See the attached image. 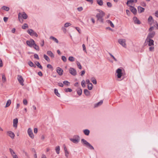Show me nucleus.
Returning a JSON list of instances; mask_svg holds the SVG:
<instances>
[{"label": "nucleus", "instance_id": "1", "mask_svg": "<svg viewBox=\"0 0 158 158\" xmlns=\"http://www.w3.org/2000/svg\"><path fill=\"white\" fill-rule=\"evenodd\" d=\"M105 15L104 13L102 11H100L99 13H98L96 15V17L97 18L98 20L101 23H103V17Z\"/></svg>", "mask_w": 158, "mask_h": 158}, {"label": "nucleus", "instance_id": "2", "mask_svg": "<svg viewBox=\"0 0 158 158\" xmlns=\"http://www.w3.org/2000/svg\"><path fill=\"white\" fill-rule=\"evenodd\" d=\"M81 141L82 144L91 150L94 149V148L93 146L84 139H82Z\"/></svg>", "mask_w": 158, "mask_h": 158}, {"label": "nucleus", "instance_id": "3", "mask_svg": "<svg viewBox=\"0 0 158 158\" xmlns=\"http://www.w3.org/2000/svg\"><path fill=\"white\" fill-rule=\"evenodd\" d=\"M20 17H22L23 19H27L28 16L25 12H23L22 13H19L18 15V19L19 21L21 23L23 22V20L22 19V22L20 20Z\"/></svg>", "mask_w": 158, "mask_h": 158}, {"label": "nucleus", "instance_id": "4", "mask_svg": "<svg viewBox=\"0 0 158 158\" xmlns=\"http://www.w3.org/2000/svg\"><path fill=\"white\" fill-rule=\"evenodd\" d=\"M118 42L123 47L126 48H127L126 40L124 39H119L118 40Z\"/></svg>", "mask_w": 158, "mask_h": 158}, {"label": "nucleus", "instance_id": "5", "mask_svg": "<svg viewBox=\"0 0 158 158\" xmlns=\"http://www.w3.org/2000/svg\"><path fill=\"white\" fill-rule=\"evenodd\" d=\"M71 141L74 143H77L80 140V138L78 135H74L73 138L70 139Z\"/></svg>", "mask_w": 158, "mask_h": 158}, {"label": "nucleus", "instance_id": "6", "mask_svg": "<svg viewBox=\"0 0 158 158\" xmlns=\"http://www.w3.org/2000/svg\"><path fill=\"white\" fill-rule=\"evenodd\" d=\"M27 32L30 35L33 36L34 35L35 37H37L38 35L36 32H35L32 29H29L27 31Z\"/></svg>", "mask_w": 158, "mask_h": 158}, {"label": "nucleus", "instance_id": "7", "mask_svg": "<svg viewBox=\"0 0 158 158\" xmlns=\"http://www.w3.org/2000/svg\"><path fill=\"white\" fill-rule=\"evenodd\" d=\"M17 79L19 83L22 86L24 85L23 83L24 80L22 77L20 75H18L17 77Z\"/></svg>", "mask_w": 158, "mask_h": 158}, {"label": "nucleus", "instance_id": "8", "mask_svg": "<svg viewBox=\"0 0 158 158\" xmlns=\"http://www.w3.org/2000/svg\"><path fill=\"white\" fill-rule=\"evenodd\" d=\"M27 44L29 47H32L34 44H35V41L32 39H31L30 40H27L26 41Z\"/></svg>", "mask_w": 158, "mask_h": 158}, {"label": "nucleus", "instance_id": "9", "mask_svg": "<svg viewBox=\"0 0 158 158\" xmlns=\"http://www.w3.org/2000/svg\"><path fill=\"white\" fill-rule=\"evenodd\" d=\"M27 133L29 137L33 139L34 138V135L33 134L32 130L31 128H29L27 130Z\"/></svg>", "mask_w": 158, "mask_h": 158}, {"label": "nucleus", "instance_id": "10", "mask_svg": "<svg viewBox=\"0 0 158 158\" xmlns=\"http://www.w3.org/2000/svg\"><path fill=\"white\" fill-rule=\"evenodd\" d=\"M146 42L148 43V45L149 46H153L154 45V41L151 39L147 38Z\"/></svg>", "mask_w": 158, "mask_h": 158}, {"label": "nucleus", "instance_id": "11", "mask_svg": "<svg viewBox=\"0 0 158 158\" xmlns=\"http://www.w3.org/2000/svg\"><path fill=\"white\" fill-rule=\"evenodd\" d=\"M69 72L70 74L73 76L77 75V72L76 70L72 68H70L69 69Z\"/></svg>", "mask_w": 158, "mask_h": 158}, {"label": "nucleus", "instance_id": "12", "mask_svg": "<svg viewBox=\"0 0 158 158\" xmlns=\"http://www.w3.org/2000/svg\"><path fill=\"white\" fill-rule=\"evenodd\" d=\"M122 70L120 69H118L116 70V73H117V76L118 78H120L122 76Z\"/></svg>", "mask_w": 158, "mask_h": 158}, {"label": "nucleus", "instance_id": "13", "mask_svg": "<svg viewBox=\"0 0 158 158\" xmlns=\"http://www.w3.org/2000/svg\"><path fill=\"white\" fill-rule=\"evenodd\" d=\"M148 33L147 38L151 39L153 38L155 34V32L154 31H150Z\"/></svg>", "mask_w": 158, "mask_h": 158}, {"label": "nucleus", "instance_id": "14", "mask_svg": "<svg viewBox=\"0 0 158 158\" xmlns=\"http://www.w3.org/2000/svg\"><path fill=\"white\" fill-rule=\"evenodd\" d=\"M56 72L60 76L62 75L63 71L60 67H57L56 70Z\"/></svg>", "mask_w": 158, "mask_h": 158}, {"label": "nucleus", "instance_id": "15", "mask_svg": "<svg viewBox=\"0 0 158 158\" xmlns=\"http://www.w3.org/2000/svg\"><path fill=\"white\" fill-rule=\"evenodd\" d=\"M18 123V119L16 118L14 119L13 122V126L14 127L16 128L17 126Z\"/></svg>", "mask_w": 158, "mask_h": 158}, {"label": "nucleus", "instance_id": "16", "mask_svg": "<svg viewBox=\"0 0 158 158\" xmlns=\"http://www.w3.org/2000/svg\"><path fill=\"white\" fill-rule=\"evenodd\" d=\"M8 135L12 139H14L15 137L14 133L11 131H9L7 132Z\"/></svg>", "mask_w": 158, "mask_h": 158}, {"label": "nucleus", "instance_id": "17", "mask_svg": "<svg viewBox=\"0 0 158 158\" xmlns=\"http://www.w3.org/2000/svg\"><path fill=\"white\" fill-rule=\"evenodd\" d=\"M133 20L135 23L137 24H140V22L139 20L136 17H134L133 18Z\"/></svg>", "mask_w": 158, "mask_h": 158}, {"label": "nucleus", "instance_id": "18", "mask_svg": "<svg viewBox=\"0 0 158 158\" xmlns=\"http://www.w3.org/2000/svg\"><path fill=\"white\" fill-rule=\"evenodd\" d=\"M130 6V10H131V11L132 13H133L134 14H136V12H137L136 9L134 7H133L131 6Z\"/></svg>", "mask_w": 158, "mask_h": 158}, {"label": "nucleus", "instance_id": "19", "mask_svg": "<svg viewBox=\"0 0 158 158\" xmlns=\"http://www.w3.org/2000/svg\"><path fill=\"white\" fill-rule=\"evenodd\" d=\"M148 22L150 25H152V22H154L153 18L152 16H150L148 20Z\"/></svg>", "mask_w": 158, "mask_h": 158}, {"label": "nucleus", "instance_id": "20", "mask_svg": "<svg viewBox=\"0 0 158 158\" xmlns=\"http://www.w3.org/2000/svg\"><path fill=\"white\" fill-rule=\"evenodd\" d=\"M47 54L49 56H50L52 58H54V56L53 54L50 51H48L47 52Z\"/></svg>", "mask_w": 158, "mask_h": 158}, {"label": "nucleus", "instance_id": "21", "mask_svg": "<svg viewBox=\"0 0 158 158\" xmlns=\"http://www.w3.org/2000/svg\"><path fill=\"white\" fill-rule=\"evenodd\" d=\"M83 132L84 134L87 136L89 135L90 133V131L89 130L87 129L83 130Z\"/></svg>", "mask_w": 158, "mask_h": 158}, {"label": "nucleus", "instance_id": "22", "mask_svg": "<svg viewBox=\"0 0 158 158\" xmlns=\"http://www.w3.org/2000/svg\"><path fill=\"white\" fill-rule=\"evenodd\" d=\"M138 12L139 13H141L144 12V8L142 7L141 6H139L138 7Z\"/></svg>", "mask_w": 158, "mask_h": 158}, {"label": "nucleus", "instance_id": "23", "mask_svg": "<svg viewBox=\"0 0 158 158\" xmlns=\"http://www.w3.org/2000/svg\"><path fill=\"white\" fill-rule=\"evenodd\" d=\"M103 102L102 100H101L99 102L95 104L94 107H97L98 106H101Z\"/></svg>", "mask_w": 158, "mask_h": 158}, {"label": "nucleus", "instance_id": "24", "mask_svg": "<svg viewBox=\"0 0 158 158\" xmlns=\"http://www.w3.org/2000/svg\"><path fill=\"white\" fill-rule=\"evenodd\" d=\"M50 39L52 40H53L55 42H56V43H58L59 42V41L58 40L55 38V37L51 36L50 37Z\"/></svg>", "mask_w": 158, "mask_h": 158}, {"label": "nucleus", "instance_id": "25", "mask_svg": "<svg viewBox=\"0 0 158 158\" xmlns=\"http://www.w3.org/2000/svg\"><path fill=\"white\" fill-rule=\"evenodd\" d=\"M55 151L56 153L58 154L60 153V147L59 146H57L55 148Z\"/></svg>", "mask_w": 158, "mask_h": 158}, {"label": "nucleus", "instance_id": "26", "mask_svg": "<svg viewBox=\"0 0 158 158\" xmlns=\"http://www.w3.org/2000/svg\"><path fill=\"white\" fill-rule=\"evenodd\" d=\"M9 151L11 156H12L16 155L15 152L11 148H9Z\"/></svg>", "mask_w": 158, "mask_h": 158}, {"label": "nucleus", "instance_id": "27", "mask_svg": "<svg viewBox=\"0 0 158 158\" xmlns=\"http://www.w3.org/2000/svg\"><path fill=\"white\" fill-rule=\"evenodd\" d=\"M84 93L85 95L88 96L90 94L89 92L87 89H85L84 90Z\"/></svg>", "mask_w": 158, "mask_h": 158}, {"label": "nucleus", "instance_id": "28", "mask_svg": "<svg viewBox=\"0 0 158 158\" xmlns=\"http://www.w3.org/2000/svg\"><path fill=\"white\" fill-rule=\"evenodd\" d=\"M90 80L94 84H97V81L94 77H92L91 78Z\"/></svg>", "mask_w": 158, "mask_h": 158}, {"label": "nucleus", "instance_id": "29", "mask_svg": "<svg viewBox=\"0 0 158 158\" xmlns=\"http://www.w3.org/2000/svg\"><path fill=\"white\" fill-rule=\"evenodd\" d=\"M11 103V101L10 99H9L7 100L5 107H7L10 106Z\"/></svg>", "mask_w": 158, "mask_h": 158}, {"label": "nucleus", "instance_id": "30", "mask_svg": "<svg viewBox=\"0 0 158 158\" xmlns=\"http://www.w3.org/2000/svg\"><path fill=\"white\" fill-rule=\"evenodd\" d=\"M133 1V0H128L127 3V4L128 6H130L132 4V3L134 2V1Z\"/></svg>", "mask_w": 158, "mask_h": 158}, {"label": "nucleus", "instance_id": "31", "mask_svg": "<svg viewBox=\"0 0 158 158\" xmlns=\"http://www.w3.org/2000/svg\"><path fill=\"white\" fill-rule=\"evenodd\" d=\"M2 9L6 11H8L9 10L10 8L9 7L6 6H3L2 7Z\"/></svg>", "mask_w": 158, "mask_h": 158}, {"label": "nucleus", "instance_id": "32", "mask_svg": "<svg viewBox=\"0 0 158 158\" xmlns=\"http://www.w3.org/2000/svg\"><path fill=\"white\" fill-rule=\"evenodd\" d=\"M77 92L79 96L81 95L82 93V89L80 88L78 89L77 90Z\"/></svg>", "mask_w": 158, "mask_h": 158}, {"label": "nucleus", "instance_id": "33", "mask_svg": "<svg viewBox=\"0 0 158 158\" xmlns=\"http://www.w3.org/2000/svg\"><path fill=\"white\" fill-rule=\"evenodd\" d=\"M54 93L56 95H57L58 97H60V94L59 93L58 90L56 89H54Z\"/></svg>", "mask_w": 158, "mask_h": 158}, {"label": "nucleus", "instance_id": "34", "mask_svg": "<svg viewBox=\"0 0 158 158\" xmlns=\"http://www.w3.org/2000/svg\"><path fill=\"white\" fill-rule=\"evenodd\" d=\"M28 64L31 67H33L34 68L36 67V65L33 64V62L31 61H30L28 62Z\"/></svg>", "mask_w": 158, "mask_h": 158}, {"label": "nucleus", "instance_id": "35", "mask_svg": "<svg viewBox=\"0 0 158 158\" xmlns=\"http://www.w3.org/2000/svg\"><path fill=\"white\" fill-rule=\"evenodd\" d=\"M35 64L40 69H42V67L40 65V63L39 62L36 61L35 62Z\"/></svg>", "mask_w": 158, "mask_h": 158}, {"label": "nucleus", "instance_id": "36", "mask_svg": "<svg viewBox=\"0 0 158 158\" xmlns=\"http://www.w3.org/2000/svg\"><path fill=\"white\" fill-rule=\"evenodd\" d=\"M44 57L45 59L47 61L49 62L50 61V60L49 58L46 55L44 54Z\"/></svg>", "mask_w": 158, "mask_h": 158}, {"label": "nucleus", "instance_id": "37", "mask_svg": "<svg viewBox=\"0 0 158 158\" xmlns=\"http://www.w3.org/2000/svg\"><path fill=\"white\" fill-rule=\"evenodd\" d=\"M88 88L89 90H91L92 89L93 85L91 83H90L88 84Z\"/></svg>", "mask_w": 158, "mask_h": 158}, {"label": "nucleus", "instance_id": "38", "mask_svg": "<svg viewBox=\"0 0 158 158\" xmlns=\"http://www.w3.org/2000/svg\"><path fill=\"white\" fill-rule=\"evenodd\" d=\"M107 23L109 24H110V26L112 27H114V25L113 24V23H112V22L110 21V20H107Z\"/></svg>", "mask_w": 158, "mask_h": 158}, {"label": "nucleus", "instance_id": "39", "mask_svg": "<svg viewBox=\"0 0 158 158\" xmlns=\"http://www.w3.org/2000/svg\"><path fill=\"white\" fill-rule=\"evenodd\" d=\"M85 83V81L84 80H83L81 82V85L83 87H85L86 86Z\"/></svg>", "mask_w": 158, "mask_h": 158}, {"label": "nucleus", "instance_id": "40", "mask_svg": "<svg viewBox=\"0 0 158 158\" xmlns=\"http://www.w3.org/2000/svg\"><path fill=\"white\" fill-rule=\"evenodd\" d=\"M28 25L27 23H24L22 27V28L23 29H25L26 28H28Z\"/></svg>", "mask_w": 158, "mask_h": 158}, {"label": "nucleus", "instance_id": "41", "mask_svg": "<svg viewBox=\"0 0 158 158\" xmlns=\"http://www.w3.org/2000/svg\"><path fill=\"white\" fill-rule=\"evenodd\" d=\"M97 2L98 4L100 6H102L103 5V2L102 0H97Z\"/></svg>", "mask_w": 158, "mask_h": 158}, {"label": "nucleus", "instance_id": "42", "mask_svg": "<svg viewBox=\"0 0 158 158\" xmlns=\"http://www.w3.org/2000/svg\"><path fill=\"white\" fill-rule=\"evenodd\" d=\"M2 81L3 83H4L6 81V77L4 74H2Z\"/></svg>", "mask_w": 158, "mask_h": 158}, {"label": "nucleus", "instance_id": "43", "mask_svg": "<svg viewBox=\"0 0 158 158\" xmlns=\"http://www.w3.org/2000/svg\"><path fill=\"white\" fill-rule=\"evenodd\" d=\"M63 84L67 86H69L70 85V83L67 81H63Z\"/></svg>", "mask_w": 158, "mask_h": 158}, {"label": "nucleus", "instance_id": "44", "mask_svg": "<svg viewBox=\"0 0 158 158\" xmlns=\"http://www.w3.org/2000/svg\"><path fill=\"white\" fill-rule=\"evenodd\" d=\"M71 25V24L70 23H67L64 24V26L65 27H67Z\"/></svg>", "mask_w": 158, "mask_h": 158}, {"label": "nucleus", "instance_id": "45", "mask_svg": "<svg viewBox=\"0 0 158 158\" xmlns=\"http://www.w3.org/2000/svg\"><path fill=\"white\" fill-rule=\"evenodd\" d=\"M34 46V48L36 50L39 51V47L38 46H37L35 43V44L33 45Z\"/></svg>", "mask_w": 158, "mask_h": 158}, {"label": "nucleus", "instance_id": "46", "mask_svg": "<svg viewBox=\"0 0 158 158\" xmlns=\"http://www.w3.org/2000/svg\"><path fill=\"white\" fill-rule=\"evenodd\" d=\"M77 64L79 69H81L82 68V67L80 63L79 62L77 61Z\"/></svg>", "mask_w": 158, "mask_h": 158}, {"label": "nucleus", "instance_id": "47", "mask_svg": "<svg viewBox=\"0 0 158 158\" xmlns=\"http://www.w3.org/2000/svg\"><path fill=\"white\" fill-rule=\"evenodd\" d=\"M69 60L70 61H74V58L73 56H69Z\"/></svg>", "mask_w": 158, "mask_h": 158}, {"label": "nucleus", "instance_id": "48", "mask_svg": "<svg viewBox=\"0 0 158 158\" xmlns=\"http://www.w3.org/2000/svg\"><path fill=\"white\" fill-rule=\"evenodd\" d=\"M64 90L66 92H71L72 91V89H71L70 88H69L65 89H64Z\"/></svg>", "mask_w": 158, "mask_h": 158}, {"label": "nucleus", "instance_id": "49", "mask_svg": "<svg viewBox=\"0 0 158 158\" xmlns=\"http://www.w3.org/2000/svg\"><path fill=\"white\" fill-rule=\"evenodd\" d=\"M109 54L110 55V56L115 61H117V59L114 57L110 53H109Z\"/></svg>", "mask_w": 158, "mask_h": 158}, {"label": "nucleus", "instance_id": "50", "mask_svg": "<svg viewBox=\"0 0 158 158\" xmlns=\"http://www.w3.org/2000/svg\"><path fill=\"white\" fill-rule=\"evenodd\" d=\"M61 59L64 62H65L66 61L67 59L66 57L64 56H62Z\"/></svg>", "mask_w": 158, "mask_h": 158}, {"label": "nucleus", "instance_id": "51", "mask_svg": "<svg viewBox=\"0 0 158 158\" xmlns=\"http://www.w3.org/2000/svg\"><path fill=\"white\" fill-rule=\"evenodd\" d=\"M149 50L150 51H154V47L153 46H150V47L149 48Z\"/></svg>", "mask_w": 158, "mask_h": 158}, {"label": "nucleus", "instance_id": "52", "mask_svg": "<svg viewBox=\"0 0 158 158\" xmlns=\"http://www.w3.org/2000/svg\"><path fill=\"white\" fill-rule=\"evenodd\" d=\"M74 28H75L77 30L78 32L79 33H81V30L80 29L79 27H74Z\"/></svg>", "mask_w": 158, "mask_h": 158}, {"label": "nucleus", "instance_id": "53", "mask_svg": "<svg viewBox=\"0 0 158 158\" xmlns=\"http://www.w3.org/2000/svg\"><path fill=\"white\" fill-rule=\"evenodd\" d=\"M65 155V156L68 158L69 156V152L68 151H66L64 152Z\"/></svg>", "mask_w": 158, "mask_h": 158}, {"label": "nucleus", "instance_id": "54", "mask_svg": "<svg viewBox=\"0 0 158 158\" xmlns=\"http://www.w3.org/2000/svg\"><path fill=\"white\" fill-rule=\"evenodd\" d=\"M34 57L36 59L38 60H39V59L38 55L36 54H35L34 55Z\"/></svg>", "mask_w": 158, "mask_h": 158}, {"label": "nucleus", "instance_id": "55", "mask_svg": "<svg viewBox=\"0 0 158 158\" xmlns=\"http://www.w3.org/2000/svg\"><path fill=\"white\" fill-rule=\"evenodd\" d=\"M23 103L25 105H27V100L25 99H24L23 100Z\"/></svg>", "mask_w": 158, "mask_h": 158}, {"label": "nucleus", "instance_id": "56", "mask_svg": "<svg viewBox=\"0 0 158 158\" xmlns=\"http://www.w3.org/2000/svg\"><path fill=\"white\" fill-rule=\"evenodd\" d=\"M61 29L64 33H66V28H65V27H62L61 28Z\"/></svg>", "mask_w": 158, "mask_h": 158}, {"label": "nucleus", "instance_id": "57", "mask_svg": "<svg viewBox=\"0 0 158 158\" xmlns=\"http://www.w3.org/2000/svg\"><path fill=\"white\" fill-rule=\"evenodd\" d=\"M77 9L78 11H81L83 10V8L82 7H80L77 8Z\"/></svg>", "mask_w": 158, "mask_h": 158}, {"label": "nucleus", "instance_id": "58", "mask_svg": "<svg viewBox=\"0 0 158 158\" xmlns=\"http://www.w3.org/2000/svg\"><path fill=\"white\" fill-rule=\"evenodd\" d=\"M107 5L109 7H111L112 6L111 3L109 2L107 3Z\"/></svg>", "mask_w": 158, "mask_h": 158}, {"label": "nucleus", "instance_id": "59", "mask_svg": "<svg viewBox=\"0 0 158 158\" xmlns=\"http://www.w3.org/2000/svg\"><path fill=\"white\" fill-rule=\"evenodd\" d=\"M141 5L143 6H146L145 3L143 2H141Z\"/></svg>", "mask_w": 158, "mask_h": 158}, {"label": "nucleus", "instance_id": "60", "mask_svg": "<svg viewBox=\"0 0 158 158\" xmlns=\"http://www.w3.org/2000/svg\"><path fill=\"white\" fill-rule=\"evenodd\" d=\"M58 85L59 86L61 87H63L64 86L63 84L62 83H58Z\"/></svg>", "mask_w": 158, "mask_h": 158}, {"label": "nucleus", "instance_id": "61", "mask_svg": "<svg viewBox=\"0 0 158 158\" xmlns=\"http://www.w3.org/2000/svg\"><path fill=\"white\" fill-rule=\"evenodd\" d=\"M82 47H83V50L84 51L86 52V50L85 47V45L84 44H83L82 45Z\"/></svg>", "mask_w": 158, "mask_h": 158}, {"label": "nucleus", "instance_id": "62", "mask_svg": "<svg viewBox=\"0 0 158 158\" xmlns=\"http://www.w3.org/2000/svg\"><path fill=\"white\" fill-rule=\"evenodd\" d=\"M154 29V27H153L152 26V27H150V28L149 29V31H152Z\"/></svg>", "mask_w": 158, "mask_h": 158}, {"label": "nucleus", "instance_id": "63", "mask_svg": "<svg viewBox=\"0 0 158 158\" xmlns=\"http://www.w3.org/2000/svg\"><path fill=\"white\" fill-rule=\"evenodd\" d=\"M126 13L127 15H130V12L129 10H126Z\"/></svg>", "mask_w": 158, "mask_h": 158}, {"label": "nucleus", "instance_id": "64", "mask_svg": "<svg viewBox=\"0 0 158 158\" xmlns=\"http://www.w3.org/2000/svg\"><path fill=\"white\" fill-rule=\"evenodd\" d=\"M155 15L157 17H158V11H156L155 13Z\"/></svg>", "mask_w": 158, "mask_h": 158}]
</instances>
